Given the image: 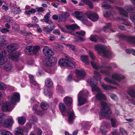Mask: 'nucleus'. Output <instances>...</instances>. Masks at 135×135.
Wrapping results in <instances>:
<instances>
[{
	"label": "nucleus",
	"instance_id": "obj_1",
	"mask_svg": "<svg viewBox=\"0 0 135 135\" xmlns=\"http://www.w3.org/2000/svg\"><path fill=\"white\" fill-rule=\"evenodd\" d=\"M102 109L99 113L100 116L102 117H108L111 114L112 112L109 107L106 103L103 101L101 103Z\"/></svg>",
	"mask_w": 135,
	"mask_h": 135
},
{
	"label": "nucleus",
	"instance_id": "obj_2",
	"mask_svg": "<svg viewBox=\"0 0 135 135\" xmlns=\"http://www.w3.org/2000/svg\"><path fill=\"white\" fill-rule=\"evenodd\" d=\"M95 48L98 51V53L99 54H102L104 57H109L111 55V52L106 49L105 47L103 45H97L95 46Z\"/></svg>",
	"mask_w": 135,
	"mask_h": 135
},
{
	"label": "nucleus",
	"instance_id": "obj_3",
	"mask_svg": "<svg viewBox=\"0 0 135 135\" xmlns=\"http://www.w3.org/2000/svg\"><path fill=\"white\" fill-rule=\"evenodd\" d=\"M59 63L61 66L65 67L70 66L73 68H75L76 65L75 62L69 58L61 59L59 60Z\"/></svg>",
	"mask_w": 135,
	"mask_h": 135
},
{
	"label": "nucleus",
	"instance_id": "obj_4",
	"mask_svg": "<svg viewBox=\"0 0 135 135\" xmlns=\"http://www.w3.org/2000/svg\"><path fill=\"white\" fill-rule=\"evenodd\" d=\"M40 49V47L38 46H27L25 49L26 53L29 54L32 52L34 54H36Z\"/></svg>",
	"mask_w": 135,
	"mask_h": 135
},
{
	"label": "nucleus",
	"instance_id": "obj_5",
	"mask_svg": "<svg viewBox=\"0 0 135 135\" xmlns=\"http://www.w3.org/2000/svg\"><path fill=\"white\" fill-rule=\"evenodd\" d=\"M86 15H87V17L93 21H97L99 18V16L97 13L92 11L86 12Z\"/></svg>",
	"mask_w": 135,
	"mask_h": 135
},
{
	"label": "nucleus",
	"instance_id": "obj_6",
	"mask_svg": "<svg viewBox=\"0 0 135 135\" xmlns=\"http://www.w3.org/2000/svg\"><path fill=\"white\" fill-rule=\"evenodd\" d=\"M118 37L121 39H124L131 44H135V36H127L125 35L119 34Z\"/></svg>",
	"mask_w": 135,
	"mask_h": 135
},
{
	"label": "nucleus",
	"instance_id": "obj_7",
	"mask_svg": "<svg viewBox=\"0 0 135 135\" xmlns=\"http://www.w3.org/2000/svg\"><path fill=\"white\" fill-rule=\"evenodd\" d=\"M11 104L13 105H15L16 102L20 100V95L17 92H15L13 93L11 95Z\"/></svg>",
	"mask_w": 135,
	"mask_h": 135
},
{
	"label": "nucleus",
	"instance_id": "obj_8",
	"mask_svg": "<svg viewBox=\"0 0 135 135\" xmlns=\"http://www.w3.org/2000/svg\"><path fill=\"white\" fill-rule=\"evenodd\" d=\"M42 52L43 54L47 56H51L54 54L53 51L47 46L44 47L43 49Z\"/></svg>",
	"mask_w": 135,
	"mask_h": 135
},
{
	"label": "nucleus",
	"instance_id": "obj_9",
	"mask_svg": "<svg viewBox=\"0 0 135 135\" xmlns=\"http://www.w3.org/2000/svg\"><path fill=\"white\" fill-rule=\"evenodd\" d=\"M65 27L69 31H68V33L71 34H73L72 31H74L75 29H78L79 28V26L76 24H74L70 25H66Z\"/></svg>",
	"mask_w": 135,
	"mask_h": 135
},
{
	"label": "nucleus",
	"instance_id": "obj_10",
	"mask_svg": "<svg viewBox=\"0 0 135 135\" xmlns=\"http://www.w3.org/2000/svg\"><path fill=\"white\" fill-rule=\"evenodd\" d=\"M75 117L76 116L73 111H72L69 113L68 118V123L70 124H73Z\"/></svg>",
	"mask_w": 135,
	"mask_h": 135
},
{
	"label": "nucleus",
	"instance_id": "obj_11",
	"mask_svg": "<svg viewBox=\"0 0 135 135\" xmlns=\"http://www.w3.org/2000/svg\"><path fill=\"white\" fill-rule=\"evenodd\" d=\"M18 47L17 45L16 44L12 43L8 45L7 47V51L9 53L12 52L16 50Z\"/></svg>",
	"mask_w": 135,
	"mask_h": 135
},
{
	"label": "nucleus",
	"instance_id": "obj_12",
	"mask_svg": "<svg viewBox=\"0 0 135 135\" xmlns=\"http://www.w3.org/2000/svg\"><path fill=\"white\" fill-rule=\"evenodd\" d=\"M13 122V121L11 119H6L4 121L3 124V126L6 128H9L12 126Z\"/></svg>",
	"mask_w": 135,
	"mask_h": 135
},
{
	"label": "nucleus",
	"instance_id": "obj_13",
	"mask_svg": "<svg viewBox=\"0 0 135 135\" xmlns=\"http://www.w3.org/2000/svg\"><path fill=\"white\" fill-rule=\"evenodd\" d=\"M89 54L91 57V59L93 61H91V64L93 67L95 69H98L99 67L98 65L96 63H94L93 62V61L94 60V56L93 52L90 51H89L88 52Z\"/></svg>",
	"mask_w": 135,
	"mask_h": 135
},
{
	"label": "nucleus",
	"instance_id": "obj_14",
	"mask_svg": "<svg viewBox=\"0 0 135 135\" xmlns=\"http://www.w3.org/2000/svg\"><path fill=\"white\" fill-rule=\"evenodd\" d=\"M86 74L83 70H78L76 71V77L79 79H83L86 75Z\"/></svg>",
	"mask_w": 135,
	"mask_h": 135
},
{
	"label": "nucleus",
	"instance_id": "obj_15",
	"mask_svg": "<svg viewBox=\"0 0 135 135\" xmlns=\"http://www.w3.org/2000/svg\"><path fill=\"white\" fill-rule=\"evenodd\" d=\"M63 101L68 106H70L73 102L72 99L69 97H65L63 99Z\"/></svg>",
	"mask_w": 135,
	"mask_h": 135
},
{
	"label": "nucleus",
	"instance_id": "obj_16",
	"mask_svg": "<svg viewBox=\"0 0 135 135\" xmlns=\"http://www.w3.org/2000/svg\"><path fill=\"white\" fill-rule=\"evenodd\" d=\"M112 76L113 79L119 81H120L122 79H124L126 77L124 76L120 75L117 73L113 74Z\"/></svg>",
	"mask_w": 135,
	"mask_h": 135
},
{
	"label": "nucleus",
	"instance_id": "obj_17",
	"mask_svg": "<svg viewBox=\"0 0 135 135\" xmlns=\"http://www.w3.org/2000/svg\"><path fill=\"white\" fill-rule=\"evenodd\" d=\"M78 105L79 106H80L84 104L86 102V99L84 98L83 97H82L81 95H78Z\"/></svg>",
	"mask_w": 135,
	"mask_h": 135
},
{
	"label": "nucleus",
	"instance_id": "obj_18",
	"mask_svg": "<svg viewBox=\"0 0 135 135\" xmlns=\"http://www.w3.org/2000/svg\"><path fill=\"white\" fill-rule=\"evenodd\" d=\"M115 8L119 11L120 15L126 17H128V13L124 9L119 7H116Z\"/></svg>",
	"mask_w": 135,
	"mask_h": 135
},
{
	"label": "nucleus",
	"instance_id": "obj_19",
	"mask_svg": "<svg viewBox=\"0 0 135 135\" xmlns=\"http://www.w3.org/2000/svg\"><path fill=\"white\" fill-rule=\"evenodd\" d=\"M10 108V105L8 102H6L4 103L1 108L2 110L5 112L8 111Z\"/></svg>",
	"mask_w": 135,
	"mask_h": 135
},
{
	"label": "nucleus",
	"instance_id": "obj_20",
	"mask_svg": "<svg viewBox=\"0 0 135 135\" xmlns=\"http://www.w3.org/2000/svg\"><path fill=\"white\" fill-rule=\"evenodd\" d=\"M9 6L11 10V12L12 13L14 14H18L21 12V10H17L16 9L15 6L11 4H10Z\"/></svg>",
	"mask_w": 135,
	"mask_h": 135
},
{
	"label": "nucleus",
	"instance_id": "obj_21",
	"mask_svg": "<svg viewBox=\"0 0 135 135\" xmlns=\"http://www.w3.org/2000/svg\"><path fill=\"white\" fill-rule=\"evenodd\" d=\"M53 85H45L47 87V93L48 95L50 98L52 96V92L51 91V90H53L54 88Z\"/></svg>",
	"mask_w": 135,
	"mask_h": 135
},
{
	"label": "nucleus",
	"instance_id": "obj_22",
	"mask_svg": "<svg viewBox=\"0 0 135 135\" xmlns=\"http://www.w3.org/2000/svg\"><path fill=\"white\" fill-rule=\"evenodd\" d=\"M15 135H24L23 130L21 127H18L17 128L15 129ZM30 135H35V134H31Z\"/></svg>",
	"mask_w": 135,
	"mask_h": 135
},
{
	"label": "nucleus",
	"instance_id": "obj_23",
	"mask_svg": "<svg viewBox=\"0 0 135 135\" xmlns=\"http://www.w3.org/2000/svg\"><path fill=\"white\" fill-rule=\"evenodd\" d=\"M12 68V66L9 61H6L4 69L6 71H9Z\"/></svg>",
	"mask_w": 135,
	"mask_h": 135
},
{
	"label": "nucleus",
	"instance_id": "obj_24",
	"mask_svg": "<svg viewBox=\"0 0 135 135\" xmlns=\"http://www.w3.org/2000/svg\"><path fill=\"white\" fill-rule=\"evenodd\" d=\"M80 59L82 61L85 63V65H89V64L88 57V56H82L81 57Z\"/></svg>",
	"mask_w": 135,
	"mask_h": 135
},
{
	"label": "nucleus",
	"instance_id": "obj_25",
	"mask_svg": "<svg viewBox=\"0 0 135 135\" xmlns=\"http://www.w3.org/2000/svg\"><path fill=\"white\" fill-rule=\"evenodd\" d=\"M127 92L130 97L135 98V90L134 89H129L127 90Z\"/></svg>",
	"mask_w": 135,
	"mask_h": 135
},
{
	"label": "nucleus",
	"instance_id": "obj_26",
	"mask_svg": "<svg viewBox=\"0 0 135 135\" xmlns=\"http://www.w3.org/2000/svg\"><path fill=\"white\" fill-rule=\"evenodd\" d=\"M52 60L50 58H47L44 59L43 62L46 66H51L52 65Z\"/></svg>",
	"mask_w": 135,
	"mask_h": 135
},
{
	"label": "nucleus",
	"instance_id": "obj_27",
	"mask_svg": "<svg viewBox=\"0 0 135 135\" xmlns=\"http://www.w3.org/2000/svg\"><path fill=\"white\" fill-rule=\"evenodd\" d=\"M54 28L55 26L54 25L50 27L47 26L46 27H44V30L47 33H50Z\"/></svg>",
	"mask_w": 135,
	"mask_h": 135
},
{
	"label": "nucleus",
	"instance_id": "obj_28",
	"mask_svg": "<svg viewBox=\"0 0 135 135\" xmlns=\"http://www.w3.org/2000/svg\"><path fill=\"white\" fill-rule=\"evenodd\" d=\"M124 8L129 12L131 13H135V9L130 6H126Z\"/></svg>",
	"mask_w": 135,
	"mask_h": 135
},
{
	"label": "nucleus",
	"instance_id": "obj_29",
	"mask_svg": "<svg viewBox=\"0 0 135 135\" xmlns=\"http://www.w3.org/2000/svg\"><path fill=\"white\" fill-rule=\"evenodd\" d=\"M74 13L75 17L78 19L80 20V18L83 15V12H79L78 11H76L74 12Z\"/></svg>",
	"mask_w": 135,
	"mask_h": 135
},
{
	"label": "nucleus",
	"instance_id": "obj_30",
	"mask_svg": "<svg viewBox=\"0 0 135 135\" xmlns=\"http://www.w3.org/2000/svg\"><path fill=\"white\" fill-rule=\"evenodd\" d=\"M81 125L83 128L84 129H89L90 127L89 123L88 122L83 121Z\"/></svg>",
	"mask_w": 135,
	"mask_h": 135
},
{
	"label": "nucleus",
	"instance_id": "obj_31",
	"mask_svg": "<svg viewBox=\"0 0 135 135\" xmlns=\"http://www.w3.org/2000/svg\"><path fill=\"white\" fill-rule=\"evenodd\" d=\"M18 120L19 124L22 125L24 124L26 122V119L23 117H18Z\"/></svg>",
	"mask_w": 135,
	"mask_h": 135
},
{
	"label": "nucleus",
	"instance_id": "obj_32",
	"mask_svg": "<svg viewBox=\"0 0 135 135\" xmlns=\"http://www.w3.org/2000/svg\"><path fill=\"white\" fill-rule=\"evenodd\" d=\"M87 15H86V12L85 14L83 15L80 18V20H81L82 22L85 24H86L88 23V20L87 18Z\"/></svg>",
	"mask_w": 135,
	"mask_h": 135
},
{
	"label": "nucleus",
	"instance_id": "obj_33",
	"mask_svg": "<svg viewBox=\"0 0 135 135\" xmlns=\"http://www.w3.org/2000/svg\"><path fill=\"white\" fill-rule=\"evenodd\" d=\"M59 110L61 113L63 114V113L65 111L66 108L64 104L62 103L59 104Z\"/></svg>",
	"mask_w": 135,
	"mask_h": 135
},
{
	"label": "nucleus",
	"instance_id": "obj_34",
	"mask_svg": "<svg viewBox=\"0 0 135 135\" xmlns=\"http://www.w3.org/2000/svg\"><path fill=\"white\" fill-rule=\"evenodd\" d=\"M89 94V92L87 90H85L83 91H80L78 95L79 96L81 95L82 97H84Z\"/></svg>",
	"mask_w": 135,
	"mask_h": 135
},
{
	"label": "nucleus",
	"instance_id": "obj_35",
	"mask_svg": "<svg viewBox=\"0 0 135 135\" xmlns=\"http://www.w3.org/2000/svg\"><path fill=\"white\" fill-rule=\"evenodd\" d=\"M66 46L68 47L70 50H72L75 53H76L78 49L77 48L73 45L66 44Z\"/></svg>",
	"mask_w": 135,
	"mask_h": 135
},
{
	"label": "nucleus",
	"instance_id": "obj_36",
	"mask_svg": "<svg viewBox=\"0 0 135 135\" xmlns=\"http://www.w3.org/2000/svg\"><path fill=\"white\" fill-rule=\"evenodd\" d=\"M0 134L2 135H13L10 132L4 129H2L0 131Z\"/></svg>",
	"mask_w": 135,
	"mask_h": 135
},
{
	"label": "nucleus",
	"instance_id": "obj_37",
	"mask_svg": "<svg viewBox=\"0 0 135 135\" xmlns=\"http://www.w3.org/2000/svg\"><path fill=\"white\" fill-rule=\"evenodd\" d=\"M10 58L13 61L17 62L18 61L19 55L18 54L11 55Z\"/></svg>",
	"mask_w": 135,
	"mask_h": 135
},
{
	"label": "nucleus",
	"instance_id": "obj_38",
	"mask_svg": "<svg viewBox=\"0 0 135 135\" xmlns=\"http://www.w3.org/2000/svg\"><path fill=\"white\" fill-rule=\"evenodd\" d=\"M109 85H101L102 87L105 90H109L114 89L115 87Z\"/></svg>",
	"mask_w": 135,
	"mask_h": 135
},
{
	"label": "nucleus",
	"instance_id": "obj_39",
	"mask_svg": "<svg viewBox=\"0 0 135 135\" xmlns=\"http://www.w3.org/2000/svg\"><path fill=\"white\" fill-rule=\"evenodd\" d=\"M89 39L91 41L96 42L99 39V37L98 36L96 35H91Z\"/></svg>",
	"mask_w": 135,
	"mask_h": 135
},
{
	"label": "nucleus",
	"instance_id": "obj_40",
	"mask_svg": "<svg viewBox=\"0 0 135 135\" xmlns=\"http://www.w3.org/2000/svg\"><path fill=\"white\" fill-rule=\"evenodd\" d=\"M56 90L58 92H60L62 94L64 93V91L61 85H57L56 87Z\"/></svg>",
	"mask_w": 135,
	"mask_h": 135
},
{
	"label": "nucleus",
	"instance_id": "obj_41",
	"mask_svg": "<svg viewBox=\"0 0 135 135\" xmlns=\"http://www.w3.org/2000/svg\"><path fill=\"white\" fill-rule=\"evenodd\" d=\"M91 88L93 91H99L100 90L99 88L97 86V85H90Z\"/></svg>",
	"mask_w": 135,
	"mask_h": 135
},
{
	"label": "nucleus",
	"instance_id": "obj_42",
	"mask_svg": "<svg viewBox=\"0 0 135 135\" xmlns=\"http://www.w3.org/2000/svg\"><path fill=\"white\" fill-rule=\"evenodd\" d=\"M111 26V25L110 23H107L106 25L104 26L103 28V30L105 32H107L108 31V30L110 28Z\"/></svg>",
	"mask_w": 135,
	"mask_h": 135
},
{
	"label": "nucleus",
	"instance_id": "obj_43",
	"mask_svg": "<svg viewBox=\"0 0 135 135\" xmlns=\"http://www.w3.org/2000/svg\"><path fill=\"white\" fill-rule=\"evenodd\" d=\"M110 122L112 126L114 128H116L117 127L116 125L117 121L115 119L112 118L110 119Z\"/></svg>",
	"mask_w": 135,
	"mask_h": 135
},
{
	"label": "nucleus",
	"instance_id": "obj_44",
	"mask_svg": "<svg viewBox=\"0 0 135 135\" xmlns=\"http://www.w3.org/2000/svg\"><path fill=\"white\" fill-rule=\"evenodd\" d=\"M102 7L105 8L106 9H110L111 10H112L113 8V7L109 5L105 4L104 3H102Z\"/></svg>",
	"mask_w": 135,
	"mask_h": 135
},
{
	"label": "nucleus",
	"instance_id": "obj_45",
	"mask_svg": "<svg viewBox=\"0 0 135 135\" xmlns=\"http://www.w3.org/2000/svg\"><path fill=\"white\" fill-rule=\"evenodd\" d=\"M94 76L97 79H100L101 78V75L97 71L95 70L94 72Z\"/></svg>",
	"mask_w": 135,
	"mask_h": 135
},
{
	"label": "nucleus",
	"instance_id": "obj_46",
	"mask_svg": "<svg viewBox=\"0 0 135 135\" xmlns=\"http://www.w3.org/2000/svg\"><path fill=\"white\" fill-rule=\"evenodd\" d=\"M102 94L101 93H98L95 96V97L98 100H102Z\"/></svg>",
	"mask_w": 135,
	"mask_h": 135
},
{
	"label": "nucleus",
	"instance_id": "obj_47",
	"mask_svg": "<svg viewBox=\"0 0 135 135\" xmlns=\"http://www.w3.org/2000/svg\"><path fill=\"white\" fill-rule=\"evenodd\" d=\"M66 20L65 19V18L63 15H60L59 16L58 21L59 22H65Z\"/></svg>",
	"mask_w": 135,
	"mask_h": 135
},
{
	"label": "nucleus",
	"instance_id": "obj_48",
	"mask_svg": "<svg viewBox=\"0 0 135 135\" xmlns=\"http://www.w3.org/2000/svg\"><path fill=\"white\" fill-rule=\"evenodd\" d=\"M34 113L40 116L43 115L44 114V111L41 110L39 109H38Z\"/></svg>",
	"mask_w": 135,
	"mask_h": 135
},
{
	"label": "nucleus",
	"instance_id": "obj_49",
	"mask_svg": "<svg viewBox=\"0 0 135 135\" xmlns=\"http://www.w3.org/2000/svg\"><path fill=\"white\" fill-rule=\"evenodd\" d=\"M101 68H102V69L101 70V72L102 73L106 74L107 73V71H108V70H110L111 69L110 67H109V68L107 67L105 68H104V70L103 69L104 68L103 67H100Z\"/></svg>",
	"mask_w": 135,
	"mask_h": 135
},
{
	"label": "nucleus",
	"instance_id": "obj_50",
	"mask_svg": "<svg viewBox=\"0 0 135 135\" xmlns=\"http://www.w3.org/2000/svg\"><path fill=\"white\" fill-rule=\"evenodd\" d=\"M100 131L102 132V134L105 135L107 133V131L105 130L104 127L102 126H101L100 128Z\"/></svg>",
	"mask_w": 135,
	"mask_h": 135
},
{
	"label": "nucleus",
	"instance_id": "obj_51",
	"mask_svg": "<svg viewBox=\"0 0 135 135\" xmlns=\"http://www.w3.org/2000/svg\"><path fill=\"white\" fill-rule=\"evenodd\" d=\"M45 84H52L53 82L51 79L50 78H47L45 80Z\"/></svg>",
	"mask_w": 135,
	"mask_h": 135
},
{
	"label": "nucleus",
	"instance_id": "obj_52",
	"mask_svg": "<svg viewBox=\"0 0 135 135\" xmlns=\"http://www.w3.org/2000/svg\"><path fill=\"white\" fill-rule=\"evenodd\" d=\"M5 58L1 57L0 56V67L3 65H5L6 62L5 61Z\"/></svg>",
	"mask_w": 135,
	"mask_h": 135
},
{
	"label": "nucleus",
	"instance_id": "obj_53",
	"mask_svg": "<svg viewBox=\"0 0 135 135\" xmlns=\"http://www.w3.org/2000/svg\"><path fill=\"white\" fill-rule=\"evenodd\" d=\"M55 46L56 48L59 50H62L63 48V47L61 45L57 44L55 45Z\"/></svg>",
	"mask_w": 135,
	"mask_h": 135
},
{
	"label": "nucleus",
	"instance_id": "obj_54",
	"mask_svg": "<svg viewBox=\"0 0 135 135\" xmlns=\"http://www.w3.org/2000/svg\"><path fill=\"white\" fill-rule=\"evenodd\" d=\"M50 12H48L46 15L45 16L43 20H44L45 21H47L49 20V18L50 17Z\"/></svg>",
	"mask_w": 135,
	"mask_h": 135
},
{
	"label": "nucleus",
	"instance_id": "obj_55",
	"mask_svg": "<svg viewBox=\"0 0 135 135\" xmlns=\"http://www.w3.org/2000/svg\"><path fill=\"white\" fill-rule=\"evenodd\" d=\"M119 131L123 135H127V133L125 130L122 128H120Z\"/></svg>",
	"mask_w": 135,
	"mask_h": 135
},
{
	"label": "nucleus",
	"instance_id": "obj_56",
	"mask_svg": "<svg viewBox=\"0 0 135 135\" xmlns=\"http://www.w3.org/2000/svg\"><path fill=\"white\" fill-rule=\"evenodd\" d=\"M104 80L107 82H108L109 83L114 84V81L108 78H106L104 79Z\"/></svg>",
	"mask_w": 135,
	"mask_h": 135
},
{
	"label": "nucleus",
	"instance_id": "obj_57",
	"mask_svg": "<svg viewBox=\"0 0 135 135\" xmlns=\"http://www.w3.org/2000/svg\"><path fill=\"white\" fill-rule=\"evenodd\" d=\"M41 107L43 109H46L47 108V103L45 102H42L41 103Z\"/></svg>",
	"mask_w": 135,
	"mask_h": 135
},
{
	"label": "nucleus",
	"instance_id": "obj_58",
	"mask_svg": "<svg viewBox=\"0 0 135 135\" xmlns=\"http://www.w3.org/2000/svg\"><path fill=\"white\" fill-rule=\"evenodd\" d=\"M7 51L6 50L2 51V53L0 54V56L1 57L5 58V57L6 55Z\"/></svg>",
	"mask_w": 135,
	"mask_h": 135
},
{
	"label": "nucleus",
	"instance_id": "obj_59",
	"mask_svg": "<svg viewBox=\"0 0 135 135\" xmlns=\"http://www.w3.org/2000/svg\"><path fill=\"white\" fill-rule=\"evenodd\" d=\"M94 79L93 78H89L87 80V82L88 84H94Z\"/></svg>",
	"mask_w": 135,
	"mask_h": 135
},
{
	"label": "nucleus",
	"instance_id": "obj_60",
	"mask_svg": "<svg viewBox=\"0 0 135 135\" xmlns=\"http://www.w3.org/2000/svg\"><path fill=\"white\" fill-rule=\"evenodd\" d=\"M76 33L80 36H84L85 35V32L84 31H81L79 32H76Z\"/></svg>",
	"mask_w": 135,
	"mask_h": 135
},
{
	"label": "nucleus",
	"instance_id": "obj_61",
	"mask_svg": "<svg viewBox=\"0 0 135 135\" xmlns=\"http://www.w3.org/2000/svg\"><path fill=\"white\" fill-rule=\"evenodd\" d=\"M36 9L37 11L38 12H42L45 10V9L42 7L36 8Z\"/></svg>",
	"mask_w": 135,
	"mask_h": 135
},
{
	"label": "nucleus",
	"instance_id": "obj_62",
	"mask_svg": "<svg viewBox=\"0 0 135 135\" xmlns=\"http://www.w3.org/2000/svg\"><path fill=\"white\" fill-rule=\"evenodd\" d=\"M130 19L135 23V14H131L130 15Z\"/></svg>",
	"mask_w": 135,
	"mask_h": 135
},
{
	"label": "nucleus",
	"instance_id": "obj_63",
	"mask_svg": "<svg viewBox=\"0 0 135 135\" xmlns=\"http://www.w3.org/2000/svg\"><path fill=\"white\" fill-rule=\"evenodd\" d=\"M38 107V105L37 104H35L33 105L32 108V110L34 112V113L38 110L37 109Z\"/></svg>",
	"mask_w": 135,
	"mask_h": 135
},
{
	"label": "nucleus",
	"instance_id": "obj_64",
	"mask_svg": "<svg viewBox=\"0 0 135 135\" xmlns=\"http://www.w3.org/2000/svg\"><path fill=\"white\" fill-rule=\"evenodd\" d=\"M2 42L3 44H7V42L6 41L5 39L6 36H2Z\"/></svg>",
	"mask_w": 135,
	"mask_h": 135
}]
</instances>
